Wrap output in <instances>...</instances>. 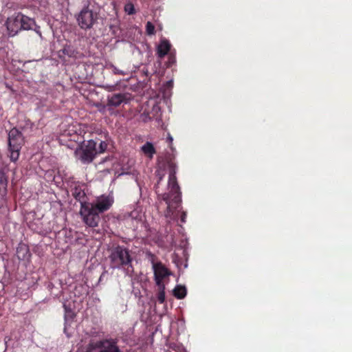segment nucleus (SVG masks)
I'll return each instance as SVG.
<instances>
[{"instance_id": "f8f14e48", "label": "nucleus", "mask_w": 352, "mask_h": 352, "mask_svg": "<svg viewBox=\"0 0 352 352\" xmlns=\"http://www.w3.org/2000/svg\"><path fill=\"white\" fill-rule=\"evenodd\" d=\"M21 17V30H34L41 37L40 28L36 25L34 19L22 14Z\"/></svg>"}, {"instance_id": "423d86ee", "label": "nucleus", "mask_w": 352, "mask_h": 352, "mask_svg": "<svg viewBox=\"0 0 352 352\" xmlns=\"http://www.w3.org/2000/svg\"><path fill=\"white\" fill-rule=\"evenodd\" d=\"M96 153V143L94 140L83 142L75 151L76 157L84 164L90 163Z\"/></svg>"}, {"instance_id": "f03ea898", "label": "nucleus", "mask_w": 352, "mask_h": 352, "mask_svg": "<svg viewBox=\"0 0 352 352\" xmlns=\"http://www.w3.org/2000/svg\"><path fill=\"white\" fill-rule=\"evenodd\" d=\"M82 352H121L117 341L112 338L100 339L99 335L91 336Z\"/></svg>"}, {"instance_id": "ddd939ff", "label": "nucleus", "mask_w": 352, "mask_h": 352, "mask_svg": "<svg viewBox=\"0 0 352 352\" xmlns=\"http://www.w3.org/2000/svg\"><path fill=\"white\" fill-rule=\"evenodd\" d=\"M171 45L170 42L165 39L162 38L160 41V43L157 47V55L160 58L164 57L166 55L169 50H170Z\"/></svg>"}, {"instance_id": "39448f33", "label": "nucleus", "mask_w": 352, "mask_h": 352, "mask_svg": "<svg viewBox=\"0 0 352 352\" xmlns=\"http://www.w3.org/2000/svg\"><path fill=\"white\" fill-rule=\"evenodd\" d=\"M98 17V8L89 5L80 11L77 17V21L81 28L89 29L96 22Z\"/></svg>"}, {"instance_id": "4468645a", "label": "nucleus", "mask_w": 352, "mask_h": 352, "mask_svg": "<svg viewBox=\"0 0 352 352\" xmlns=\"http://www.w3.org/2000/svg\"><path fill=\"white\" fill-rule=\"evenodd\" d=\"M84 186L80 184H76L74 187L72 189V195L80 203H83L82 200L85 197V189Z\"/></svg>"}, {"instance_id": "bb28decb", "label": "nucleus", "mask_w": 352, "mask_h": 352, "mask_svg": "<svg viewBox=\"0 0 352 352\" xmlns=\"http://www.w3.org/2000/svg\"><path fill=\"white\" fill-rule=\"evenodd\" d=\"M186 212H182V217H181V221L182 223H185L186 222Z\"/></svg>"}, {"instance_id": "a878e982", "label": "nucleus", "mask_w": 352, "mask_h": 352, "mask_svg": "<svg viewBox=\"0 0 352 352\" xmlns=\"http://www.w3.org/2000/svg\"><path fill=\"white\" fill-rule=\"evenodd\" d=\"M167 141L170 143V148L171 150H174V148L173 147V145H172V143H173V137L168 134V137H167Z\"/></svg>"}, {"instance_id": "5701e85b", "label": "nucleus", "mask_w": 352, "mask_h": 352, "mask_svg": "<svg viewBox=\"0 0 352 352\" xmlns=\"http://www.w3.org/2000/svg\"><path fill=\"white\" fill-rule=\"evenodd\" d=\"M124 11L128 14H133L135 12V8L131 3H128L124 6Z\"/></svg>"}, {"instance_id": "f257e3e1", "label": "nucleus", "mask_w": 352, "mask_h": 352, "mask_svg": "<svg viewBox=\"0 0 352 352\" xmlns=\"http://www.w3.org/2000/svg\"><path fill=\"white\" fill-rule=\"evenodd\" d=\"M169 170L168 188L169 192L163 195V199L166 201L167 209L165 217L170 220H175L177 217L180 207L181 192L177 183L175 173L177 166L175 163L170 162L168 164Z\"/></svg>"}, {"instance_id": "f3484780", "label": "nucleus", "mask_w": 352, "mask_h": 352, "mask_svg": "<svg viewBox=\"0 0 352 352\" xmlns=\"http://www.w3.org/2000/svg\"><path fill=\"white\" fill-rule=\"evenodd\" d=\"M186 352V349L181 344L176 343H170L169 344V350L168 352Z\"/></svg>"}, {"instance_id": "393cba45", "label": "nucleus", "mask_w": 352, "mask_h": 352, "mask_svg": "<svg viewBox=\"0 0 352 352\" xmlns=\"http://www.w3.org/2000/svg\"><path fill=\"white\" fill-rule=\"evenodd\" d=\"M156 175L159 178V181H158V182H159L160 181H161L163 179V177L164 176V170H157L156 172Z\"/></svg>"}, {"instance_id": "aec40b11", "label": "nucleus", "mask_w": 352, "mask_h": 352, "mask_svg": "<svg viewBox=\"0 0 352 352\" xmlns=\"http://www.w3.org/2000/svg\"><path fill=\"white\" fill-rule=\"evenodd\" d=\"M64 307L65 310V319L66 322H67L69 320L74 318V314L71 309H67L65 305H64Z\"/></svg>"}, {"instance_id": "2eb2a0df", "label": "nucleus", "mask_w": 352, "mask_h": 352, "mask_svg": "<svg viewBox=\"0 0 352 352\" xmlns=\"http://www.w3.org/2000/svg\"><path fill=\"white\" fill-rule=\"evenodd\" d=\"M141 151L149 159H152L153 157L154 154L156 153V150L153 144L150 142H146L141 147Z\"/></svg>"}, {"instance_id": "412c9836", "label": "nucleus", "mask_w": 352, "mask_h": 352, "mask_svg": "<svg viewBox=\"0 0 352 352\" xmlns=\"http://www.w3.org/2000/svg\"><path fill=\"white\" fill-rule=\"evenodd\" d=\"M8 35V31L6 30V22L3 23L2 21H0V38Z\"/></svg>"}, {"instance_id": "dca6fc26", "label": "nucleus", "mask_w": 352, "mask_h": 352, "mask_svg": "<svg viewBox=\"0 0 352 352\" xmlns=\"http://www.w3.org/2000/svg\"><path fill=\"white\" fill-rule=\"evenodd\" d=\"M186 288L183 285H177L173 290L174 296L178 299H182L186 296Z\"/></svg>"}, {"instance_id": "7ed1b4c3", "label": "nucleus", "mask_w": 352, "mask_h": 352, "mask_svg": "<svg viewBox=\"0 0 352 352\" xmlns=\"http://www.w3.org/2000/svg\"><path fill=\"white\" fill-rule=\"evenodd\" d=\"M110 259L112 267L123 268L127 275L131 276L133 268L131 265L132 259L127 249L121 246L116 247L112 250Z\"/></svg>"}, {"instance_id": "7c9ffc66", "label": "nucleus", "mask_w": 352, "mask_h": 352, "mask_svg": "<svg viewBox=\"0 0 352 352\" xmlns=\"http://www.w3.org/2000/svg\"><path fill=\"white\" fill-rule=\"evenodd\" d=\"M20 250H24L25 252H28V249L25 246L20 247Z\"/></svg>"}, {"instance_id": "0eeeda50", "label": "nucleus", "mask_w": 352, "mask_h": 352, "mask_svg": "<svg viewBox=\"0 0 352 352\" xmlns=\"http://www.w3.org/2000/svg\"><path fill=\"white\" fill-rule=\"evenodd\" d=\"M80 214L83 222L89 227H97L100 220V212L97 211L89 203H82Z\"/></svg>"}, {"instance_id": "a211bd4d", "label": "nucleus", "mask_w": 352, "mask_h": 352, "mask_svg": "<svg viewBox=\"0 0 352 352\" xmlns=\"http://www.w3.org/2000/svg\"><path fill=\"white\" fill-rule=\"evenodd\" d=\"M159 288V292L157 294V300L160 303H164L165 301V285H157Z\"/></svg>"}, {"instance_id": "c756f323", "label": "nucleus", "mask_w": 352, "mask_h": 352, "mask_svg": "<svg viewBox=\"0 0 352 352\" xmlns=\"http://www.w3.org/2000/svg\"><path fill=\"white\" fill-rule=\"evenodd\" d=\"M69 135H70V131H67V130H65V131L63 132V135H64V136Z\"/></svg>"}, {"instance_id": "c85d7f7f", "label": "nucleus", "mask_w": 352, "mask_h": 352, "mask_svg": "<svg viewBox=\"0 0 352 352\" xmlns=\"http://www.w3.org/2000/svg\"><path fill=\"white\" fill-rule=\"evenodd\" d=\"M122 172L120 175H124V174H128L129 172L126 170V168H122Z\"/></svg>"}, {"instance_id": "6ab92c4d", "label": "nucleus", "mask_w": 352, "mask_h": 352, "mask_svg": "<svg viewBox=\"0 0 352 352\" xmlns=\"http://www.w3.org/2000/svg\"><path fill=\"white\" fill-rule=\"evenodd\" d=\"M130 217L133 219L142 220L143 217L142 210L139 208L135 209L130 213Z\"/></svg>"}, {"instance_id": "4be33fe9", "label": "nucleus", "mask_w": 352, "mask_h": 352, "mask_svg": "<svg viewBox=\"0 0 352 352\" xmlns=\"http://www.w3.org/2000/svg\"><path fill=\"white\" fill-rule=\"evenodd\" d=\"M146 31L148 35H153L155 34V26L151 22H147L146 25Z\"/></svg>"}, {"instance_id": "2f4dec72", "label": "nucleus", "mask_w": 352, "mask_h": 352, "mask_svg": "<svg viewBox=\"0 0 352 352\" xmlns=\"http://www.w3.org/2000/svg\"><path fill=\"white\" fill-rule=\"evenodd\" d=\"M168 85L171 86V85H172V84H173V82H172L171 80H170V81H168Z\"/></svg>"}, {"instance_id": "20e7f679", "label": "nucleus", "mask_w": 352, "mask_h": 352, "mask_svg": "<svg viewBox=\"0 0 352 352\" xmlns=\"http://www.w3.org/2000/svg\"><path fill=\"white\" fill-rule=\"evenodd\" d=\"M23 144V138L21 133L15 128L11 129L8 133V145L10 158L12 162L19 159Z\"/></svg>"}, {"instance_id": "6e6552de", "label": "nucleus", "mask_w": 352, "mask_h": 352, "mask_svg": "<svg viewBox=\"0 0 352 352\" xmlns=\"http://www.w3.org/2000/svg\"><path fill=\"white\" fill-rule=\"evenodd\" d=\"M21 14L18 13L9 17L6 21L8 35L13 36L21 30Z\"/></svg>"}, {"instance_id": "cd10ccee", "label": "nucleus", "mask_w": 352, "mask_h": 352, "mask_svg": "<svg viewBox=\"0 0 352 352\" xmlns=\"http://www.w3.org/2000/svg\"><path fill=\"white\" fill-rule=\"evenodd\" d=\"M113 73L114 74H123V72L119 71L118 69H116V67H113Z\"/></svg>"}, {"instance_id": "1a4fd4ad", "label": "nucleus", "mask_w": 352, "mask_h": 352, "mask_svg": "<svg viewBox=\"0 0 352 352\" xmlns=\"http://www.w3.org/2000/svg\"><path fill=\"white\" fill-rule=\"evenodd\" d=\"M113 203V197L111 195H101L98 197L96 201L93 203H89L98 211V212H103L110 208Z\"/></svg>"}, {"instance_id": "9d476101", "label": "nucleus", "mask_w": 352, "mask_h": 352, "mask_svg": "<svg viewBox=\"0 0 352 352\" xmlns=\"http://www.w3.org/2000/svg\"><path fill=\"white\" fill-rule=\"evenodd\" d=\"M153 269L157 285H164L163 280L170 275L168 270L160 263H153Z\"/></svg>"}, {"instance_id": "9b49d317", "label": "nucleus", "mask_w": 352, "mask_h": 352, "mask_svg": "<svg viewBox=\"0 0 352 352\" xmlns=\"http://www.w3.org/2000/svg\"><path fill=\"white\" fill-rule=\"evenodd\" d=\"M130 100L128 94H114L107 97V105L117 107L122 104H126Z\"/></svg>"}, {"instance_id": "b1692460", "label": "nucleus", "mask_w": 352, "mask_h": 352, "mask_svg": "<svg viewBox=\"0 0 352 352\" xmlns=\"http://www.w3.org/2000/svg\"><path fill=\"white\" fill-rule=\"evenodd\" d=\"M107 148V144L105 142L101 141L98 147V151H97V153H102L104 152Z\"/></svg>"}]
</instances>
